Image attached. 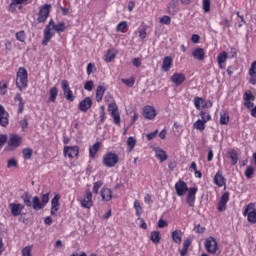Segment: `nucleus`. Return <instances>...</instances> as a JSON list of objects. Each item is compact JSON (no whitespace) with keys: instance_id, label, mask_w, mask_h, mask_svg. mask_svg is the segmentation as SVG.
Here are the masks:
<instances>
[{"instance_id":"473e14b6","label":"nucleus","mask_w":256,"mask_h":256,"mask_svg":"<svg viewBox=\"0 0 256 256\" xmlns=\"http://www.w3.org/2000/svg\"><path fill=\"white\" fill-rule=\"evenodd\" d=\"M228 157L231 159V164L232 165H237L239 162V153L235 149H230L228 151Z\"/></svg>"},{"instance_id":"4be33fe9","label":"nucleus","mask_w":256,"mask_h":256,"mask_svg":"<svg viewBox=\"0 0 256 256\" xmlns=\"http://www.w3.org/2000/svg\"><path fill=\"white\" fill-rule=\"evenodd\" d=\"M171 67H173V58H171V56L164 57L161 70L164 71V73H167L171 71Z\"/></svg>"},{"instance_id":"5fc2aeb1","label":"nucleus","mask_w":256,"mask_h":256,"mask_svg":"<svg viewBox=\"0 0 256 256\" xmlns=\"http://www.w3.org/2000/svg\"><path fill=\"white\" fill-rule=\"evenodd\" d=\"M93 87H95V83H93V80L87 81L84 85L85 91H93Z\"/></svg>"},{"instance_id":"13d9d810","label":"nucleus","mask_w":256,"mask_h":256,"mask_svg":"<svg viewBox=\"0 0 256 256\" xmlns=\"http://www.w3.org/2000/svg\"><path fill=\"white\" fill-rule=\"evenodd\" d=\"M194 231H195V233L203 234V233H205L206 228L203 227V226H201V224H198V225H196V226L194 227Z\"/></svg>"},{"instance_id":"0eeeda50","label":"nucleus","mask_w":256,"mask_h":256,"mask_svg":"<svg viewBox=\"0 0 256 256\" xmlns=\"http://www.w3.org/2000/svg\"><path fill=\"white\" fill-rule=\"evenodd\" d=\"M204 247L207 253H210L211 255H215V253L219 251V244H217V240L213 238V236H209L208 238H206L204 242Z\"/></svg>"},{"instance_id":"c85d7f7f","label":"nucleus","mask_w":256,"mask_h":256,"mask_svg":"<svg viewBox=\"0 0 256 256\" xmlns=\"http://www.w3.org/2000/svg\"><path fill=\"white\" fill-rule=\"evenodd\" d=\"M172 241L176 243L177 245H181V242L183 241V231L181 230H175L172 232Z\"/></svg>"},{"instance_id":"37998d69","label":"nucleus","mask_w":256,"mask_h":256,"mask_svg":"<svg viewBox=\"0 0 256 256\" xmlns=\"http://www.w3.org/2000/svg\"><path fill=\"white\" fill-rule=\"evenodd\" d=\"M103 187V181L98 180L96 182L93 183V187H92V191L94 193V195H99V189H101Z\"/></svg>"},{"instance_id":"b1692460","label":"nucleus","mask_w":256,"mask_h":256,"mask_svg":"<svg viewBox=\"0 0 256 256\" xmlns=\"http://www.w3.org/2000/svg\"><path fill=\"white\" fill-rule=\"evenodd\" d=\"M143 115L145 119H155L157 117V112H155V108L152 106H145L143 109Z\"/></svg>"},{"instance_id":"423d86ee","label":"nucleus","mask_w":256,"mask_h":256,"mask_svg":"<svg viewBox=\"0 0 256 256\" xmlns=\"http://www.w3.org/2000/svg\"><path fill=\"white\" fill-rule=\"evenodd\" d=\"M51 4H44L39 7L37 21L38 23H45L47 19H49V15L51 13Z\"/></svg>"},{"instance_id":"5701e85b","label":"nucleus","mask_w":256,"mask_h":256,"mask_svg":"<svg viewBox=\"0 0 256 256\" xmlns=\"http://www.w3.org/2000/svg\"><path fill=\"white\" fill-rule=\"evenodd\" d=\"M100 196L102 198V201H111V199H113V191H111L110 188H107V187H103L101 190H100Z\"/></svg>"},{"instance_id":"ea45409f","label":"nucleus","mask_w":256,"mask_h":256,"mask_svg":"<svg viewBox=\"0 0 256 256\" xmlns=\"http://www.w3.org/2000/svg\"><path fill=\"white\" fill-rule=\"evenodd\" d=\"M205 127H207V124L205 123V121L203 122L201 119H198L193 124V128L197 129V131H200L201 133H203L205 131Z\"/></svg>"},{"instance_id":"338daca9","label":"nucleus","mask_w":256,"mask_h":256,"mask_svg":"<svg viewBox=\"0 0 256 256\" xmlns=\"http://www.w3.org/2000/svg\"><path fill=\"white\" fill-rule=\"evenodd\" d=\"M229 55H231V59H237V49L230 47Z\"/></svg>"},{"instance_id":"09e8293b","label":"nucleus","mask_w":256,"mask_h":256,"mask_svg":"<svg viewBox=\"0 0 256 256\" xmlns=\"http://www.w3.org/2000/svg\"><path fill=\"white\" fill-rule=\"evenodd\" d=\"M243 99L244 101H255V96L253 95V92H251V90H247L243 94Z\"/></svg>"},{"instance_id":"864d4df0","label":"nucleus","mask_w":256,"mask_h":256,"mask_svg":"<svg viewBox=\"0 0 256 256\" xmlns=\"http://www.w3.org/2000/svg\"><path fill=\"white\" fill-rule=\"evenodd\" d=\"M161 25H171V17L168 15H164L160 18Z\"/></svg>"},{"instance_id":"c756f323","label":"nucleus","mask_w":256,"mask_h":256,"mask_svg":"<svg viewBox=\"0 0 256 256\" xmlns=\"http://www.w3.org/2000/svg\"><path fill=\"white\" fill-rule=\"evenodd\" d=\"M101 149V142H96L89 148V157L91 159H95L97 153H99V150Z\"/></svg>"},{"instance_id":"c9c22d12","label":"nucleus","mask_w":256,"mask_h":256,"mask_svg":"<svg viewBox=\"0 0 256 256\" xmlns=\"http://www.w3.org/2000/svg\"><path fill=\"white\" fill-rule=\"evenodd\" d=\"M49 95V101L51 103H55L57 101V95H59V89L57 88V86H53L52 88H50Z\"/></svg>"},{"instance_id":"cd10ccee","label":"nucleus","mask_w":256,"mask_h":256,"mask_svg":"<svg viewBox=\"0 0 256 256\" xmlns=\"http://www.w3.org/2000/svg\"><path fill=\"white\" fill-rule=\"evenodd\" d=\"M193 103L198 111L201 110V107L202 109L207 108V101L199 96L194 98Z\"/></svg>"},{"instance_id":"2eb2a0df","label":"nucleus","mask_w":256,"mask_h":256,"mask_svg":"<svg viewBox=\"0 0 256 256\" xmlns=\"http://www.w3.org/2000/svg\"><path fill=\"white\" fill-rule=\"evenodd\" d=\"M22 137L17 134H10L7 145L10 149H17L21 145Z\"/></svg>"},{"instance_id":"9d476101","label":"nucleus","mask_w":256,"mask_h":256,"mask_svg":"<svg viewBox=\"0 0 256 256\" xmlns=\"http://www.w3.org/2000/svg\"><path fill=\"white\" fill-rule=\"evenodd\" d=\"M108 111L111 117L114 119L115 125H121V114L119 113V107L117 106V103H110L108 105Z\"/></svg>"},{"instance_id":"f8f14e48","label":"nucleus","mask_w":256,"mask_h":256,"mask_svg":"<svg viewBox=\"0 0 256 256\" xmlns=\"http://www.w3.org/2000/svg\"><path fill=\"white\" fill-rule=\"evenodd\" d=\"M214 185H217L218 187H224V189H227V178L223 176V170H218L213 178Z\"/></svg>"},{"instance_id":"f257e3e1","label":"nucleus","mask_w":256,"mask_h":256,"mask_svg":"<svg viewBox=\"0 0 256 256\" xmlns=\"http://www.w3.org/2000/svg\"><path fill=\"white\" fill-rule=\"evenodd\" d=\"M174 189L178 197H183V195L187 193V205H189L190 207H195V201H197V191H199V188L197 186L189 188V186H187V182L180 179L175 183Z\"/></svg>"},{"instance_id":"680f3d73","label":"nucleus","mask_w":256,"mask_h":256,"mask_svg":"<svg viewBox=\"0 0 256 256\" xmlns=\"http://www.w3.org/2000/svg\"><path fill=\"white\" fill-rule=\"evenodd\" d=\"M31 246H26L22 249V256H31Z\"/></svg>"},{"instance_id":"a18cd8bd","label":"nucleus","mask_w":256,"mask_h":256,"mask_svg":"<svg viewBox=\"0 0 256 256\" xmlns=\"http://www.w3.org/2000/svg\"><path fill=\"white\" fill-rule=\"evenodd\" d=\"M134 209L136 211V217H141L143 213V208L141 207V203H139V200L134 201Z\"/></svg>"},{"instance_id":"4c0bfd02","label":"nucleus","mask_w":256,"mask_h":256,"mask_svg":"<svg viewBox=\"0 0 256 256\" xmlns=\"http://www.w3.org/2000/svg\"><path fill=\"white\" fill-rule=\"evenodd\" d=\"M126 145L128 152L131 153V151L135 149V145H137V139H135L133 136L128 137Z\"/></svg>"},{"instance_id":"2f4dec72","label":"nucleus","mask_w":256,"mask_h":256,"mask_svg":"<svg viewBox=\"0 0 256 256\" xmlns=\"http://www.w3.org/2000/svg\"><path fill=\"white\" fill-rule=\"evenodd\" d=\"M106 91H107V88H105V86H98L96 88V101H97V103H101L103 101V96L105 95Z\"/></svg>"},{"instance_id":"6ab92c4d","label":"nucleus","mask_w":256,"mask_h":256,"mask_svg":"<svg viewBox=\"0 0 256 256\" xmlns=\"http://www.w3.org/2000/svg\"><path fill=\"white\" fill-rule=\"evenodd\" d=\"M7 125H9V112L0 104V126L7 127Z\"/></svg>"},{"instance_id":"4468645a","label":"nucleus","mask_w":256,"mask_h":256,"mask_svg":"<svg viewBox=\"0 0 256 256\" xmlns=\"http://www.w3.org/2000/svg\"><path fill=\"white\" fill-rule=\"evenodd\" d=\"M229 197H230V193L227 191L222 194L218 202L217 211L222 213V211L227 210V203H229Z\"/></svg>"},{"instance_id":"6e6552de","label":"nucleus","mask_w":256,"mask_h":256,"mask_svg":"<svg viewBox=\"0 0 256 256\" xmlns=\"http://www.w3.org/2000/svg\"><path fill=\"white\" fill-rule=\"evenodd\" d=\"M79 203L83 209H91L93 207V192L87 189L83 197L80 198Z\"/></svg>"},{"instance_id":"8fccbe9b","label":"nucleus","mask_w":256,"mask_h":256,"mask_svg":"<svg viewBox=\"0 0 256 256\" xmlns=\"http://www.w3.org/2000/svg\"><path fill=\"white\" fill-rule=\"evenodd\" d=\"M22 199L26 207H33V201H31V196L29 194H26Z\"/></svg>"},{"instance_id":"79ce46f5","label":"nucleus","mask_w":256,"mask_h":256,"mask_svg":"<svg viewBox=\"0 0 256 256\" xmlns=\"http://www.w3.org/2000/svg\"><path fill=\"white\" fill-rule=\"evenodd\" d=\"M22 155H23V159H25L26 161H29V159H31V157H33V149L24 148L22 150Z\"/></svg>"},{"instance_id":"bb28decb","label":"nucleus","mask_w":256,"mask_h":256,"mask_svg":"<svg viewBox=\"0 0 256 256\" xmlns=\"http://www.w3.org/2000/svg\"><path fill=\"white\" fill-rule=\"evenodd\" d=\"M227 58H228V54L225 51H222L218 54L217 63H218L219 69H225V65L223 64L227 63Z\"/></svg>"},{"instance_id":"bf43d9fd","label":"nucleus","mask_w":256,"mask_h":256,"mask_svg":"<svg viewBox=\"0 0 256 256\" xmlns=\"http://www.w3.org/2000/svg\"><path fill=\"white\" fill-rule=\"evenodd\" d=\"M20 127L22 129V131H25V129H27L29 127V121L24 118L20 121Z\"/></svg>"},{"instance_id":"393cba45","label":"nucleus","mask_w":256,"mask_h":256,"mask_svg":"<svg viewBox=\"0 0 256 256\" xmlns=\"http://www.w3.org/2000/svg\"><path fill=\"white\" fill-rule=\"evenodd\" d=\"M14 101H18V114L23 113V111H25V100H23V96L21 95V93L15 94Z\"/></svg>"},{"instance_id":"9b49d317","label":"nucleus","mask_w":256,"mask_h":256,"mask_svg":"<svg viewBox=\"0 0 256 256\" xmlns=\"http://www.w3.org/2000/svg\"><path fill=\"white\" fill-rule=\"evenodd\" d=\"M63 155L68 159H75V157H79V146H64Z\"/></svg>"},{"instance_id":"4d7b16f0","label":"nucleus","mask_w":256,"mask_h":256,"mask_svg":"<svg viewBox=\"0 0 256 256\" xmlns=\"http://www.w3.org/2000/svg\"><path fill=\"white\" fill-rule=\"evenodd\" d=\"M158 133H159V130H155L154 132L148 133L146 135L147 141H153V139H155V137H157Z\"/></svg>"},{"instance_id":"7ed1b4c3","label":"nucleus","mask_w":256,"mask_h":256,"mask_svg":"<svg viewBox=\"0 0 256 256\" xmlns=\"http://www.w3.org/2000/svg\"><path fill=\"white\" fill-rule=\"evenodd\" d=\"M16 87L20 91H25L29 87V73L24 67L18 68L16 73Z\"/></svg>"},{"instance_id":"0e129e2a","label":"nucleus","mask_w":256,"mask_h":256,"mask_svg":"<svg viewBox=\"0 0 256 256\" xmlns=\"http://www.w3.org/2000/svg\"><path fill=\"white\" fill-rule=\"evenodd\" d=\"M100 121L105 123V106L100 107Z\"/></svg>"},{"instance_id":"aec40b11","label":"nucleus","mask_w":256,"mask_h":256,"mask_svg":"<svg viewBox=\"0 0 256 256\" xmlns=\"http://www.w3.org/2000/svg\"><path fill=\"white\" fill-rule=\"evenodd\" d=\"M30 3H33V0H11L9 11L10 13H15L17 5H30Z\"/></svg>"},{"instance_id":"c03bdc74","label":"nucleus","mask_w":256,"mask_h":256,"mask_svg":"<svg viewBox=\"0 0 256 256\" xmlns=\"http://www.w3.org/2000/svg\"><path fill=\"white\" fill-rule=\"evenodd\" d=\"M200 121L205 122L206 124L211 121V114L207 111H200Z\"/></svg>"},{"instance_id":"603ef678","label":"nucleus","mask_w":256,"mask_h":256,"mask_svg":"<svg viewBox=\"0 0 256 256\" xmlns=\"http://www.w3.org/2000/svg\"><path fill=\"white\" fill-rule=\"evenodd\" d=\"M203 11L204 13L211 11V0H203Z\"/></svg>"},{"instance_id":"58836bf2","label":"nucleus","mask_w":256,"mask_h":256,"mask_svg":"<svg viewBox=\"0 0 256 256\" xmlns=\"http://www.w3.org/2000/svg\"><path fill=\"white\" fill-rule=\"evenodd\" d=\"M189 247H191V239L187 238L183 242L182 249L180 250V255L181 256L187 255V253L189 251Z\"/></svg>"},{"instance_id":"20e7f679","label":"nucleus","mask_w":256,"mask_h":256,"mask_svg":"<svg viewBox=\"0 0 256 256\" xmlns=\"http://www.w3.org/2000/svg\"><path fill=\"white\" fill-rule=\"evenodd\" d=\"M117 163H119V155L115 152H106L102 157V165L108 169L115 167Z\"/></svg>"},{"instance_id":"a878e982","label":"nucleus","mask_w":256,"mask_h":256,"mask_svg":"<svg viewBox=\"0 0 256 256\" xmlns=\"http://www.w3.org/2000/svg\"><path fill=\"white\" fill-rule=\"evenodd\" d=\"M192 57L197 61L205 60V50L203 48H195L192 50Z\"/></svg>"},{"instance_id":"3c124183","label":"nucleus","mask_w":256,"mask_h":256,"mask_svg":"<svg viewBox=\"0 0 256 256\" xmlns=\"http://www.w3.org/2000/svg\"><path fill=\"white\" fill-rule=\"evenodd\" d=\"M122 83L127 87H133L135 85V77H130L128 79H122Z\"/></svg>"},{"instance_id":"de8ad7c7","label":"nucleus","mask_w":256,"mask_h":256,"mask_svg":"<svg viewBox=\"0 0 256 256\" xmlns=\"http://www.w3.org/2000/svg\"><path fill=\"white\" fill-rule=\"evenodd\" d=\"M16 39L17 41H20V43H25V40L27 39V35L25 34V31L20 30L16 33Z\"/></svg>"},{"instance_id":"69168bd1","label":"nucleus","mask_w":256,"mask_h":256,"mask_svg":"<svg viewBox=\"0 0 256 256\" xmlns=\"http://www.w3.org/2000/svg\"><path fill=\"white\" fill-rule=\"evenodd\" d=\"M95 69V64L89 63L86 68L87 75H91L93 73V70Z\"/></svg>"},{"instance_id":"7c9ffc66","label":"nucleus","mask_w":256,"mask_h":256,"mask_svg":"<svg viewBox=\"0 0 256 256\" xmlns=\"http://www.w3.org/2000/svg\"><path fill=\"white\" fill-rule=\"evenodd\" d=\"M117 53L118 52L114 48L108 49L105 56L106 63H113V61L117 57Z\"/></svg>"},{"instance_id":"774afa93","label":"nucleus","mask_w":256,"mask_h":256,"mask_svg":"<svg viewBox=\"0 0 256 256\" xmlns=\"http://www.w3.org/2000/svg\"><path fill=\"white\" fill-rule=\"evenodd\" d=\"M7 143V135L0 134V149Z\"/></svg>"},{"instance_id":"6e6d98bb","label":"nucleus","mask_w":256,"mask_h":256,"mask_svg":"<svg viewBox=\"0 0 256 256\" xmlns=\"http://www.w3.org/2000/svg\"><path fill=\"white\" fill-rule=\"evenodd\" d=\"M248 73H249L250 77H253L254 75H256V61L252 62Z\"/></svg>"},{"instance_id":"f3484780","label":"nucleus","mask_w":256,"mask_h":256,"mask_svg":"<svg viewBox=\"0 0 256 256\" xmlns=\"http://www.w3.org/2000/svg\"><path fill=\"white\" fill-rule=\"evenodd\" d=\"M186 80L187 77L183 73L176 72L170 77V81L174 83L175 87H181V85H183V83H185Z\"/></svg>"},{"instance_id":"e2e57ef3","label":"nucleus","mask_w":256,"mask_h":256,"mask_svg":"<svg viewBox=\"0 0 256 256\" xmlns=\"http://www.w3.org/2000/svg\"><path fill=\"white\" fill-rule=\"evenodd\" d=\"M7 167H8V169H11V167H18L17 160H15L13 158L9 159L8 163H7Z\"/></svg>"},{"instance_id":"49530a36","label":"nucleus","mask_w":256,"mask_h":256,"mask_svg":"<svg viewBox=\"0 0 256 256\" xmlns=\"http://www.w3.org/2000/svg\"><path fill=\"white\" fill-rule=\"evenodd\" d=\"M253 175H255V168H253V166H247L245 170V177L253 179Z\"/></svg>"},{"instance_id":"39448f33","label":"nucleus","mask_w":256,"mask_h":256,"mask_svg":"<svg viewBox=\"0 0 256 256\" xmlns=\"http://www.w3.org/2000/svg\"><path fill=\"white\" fill-rule=\"evenodd\" d=\"M242 215L244 217H247L248 223H251V225H255L256 223V208L255 203H250L246 206L244 209Z\"/></svg>"},{"instance_id":"72a5a7b5","label":"nucleus","mask_w":256,"mask_h":256,"mask_svg":"<svg viewBox=\"0 0 256 256\" xmlns=\"http://www.w3.org/2000/svg\"><path fill=\"white\" fill-rule=\"evenodd\" d=\"M150 241L154 243V245H159L161 243V232L159 231H152L150 233Z\"/></svg>"},{"instance_id":"a211bd4d","label":"nucleus","mask_w":256,"mask_h":256,"mask_svg":"<svg viewBox=\"0 0 256 256\" xmlns=\"http://www.w3.org/2000/svg\"><path fill=\"white\" fill-rule=\"evenodd\" d=\"M91 107H93V99H91V97H86L78 104V109L82 111V113H87Z\"/></svg>"},{"instance_id":"f704fd0d","label":"nucleus","mask_w":256,"mask_h":256,"mask_svg":"<svg viewBox=\"0 0 256 256\" xmlns=\"http://www.w3.org/2000/svg\"><path fill=\"white\" fill-rule=\"evenodd\" d=\"M43 207L44 206L41 202V199H39V196H34L32 199V209H34V211H41Z\"/></svg>"},{"instance_id":"dca6fc26","label":"nucleus","mask_w":256,"mask_h":256,"mask_svg":"<svg viewBox=\"0 0 256 256\" xmlns=\"http://www.w3.org/2000/svg\"><path fill=\"white\" fill-rule=\"evenodd\" d=\"M8 209L10 210L12 217H19L25 209V206L19 203H10Z\"/></svg>"},{"instance_id":"052dcab7","label":"nucleus","mask_w":256,"mask_h":256,"mask_svg":"<svg viewBox=\"0 0 256 256\" xmlns=\"http://www.w3.org/2000/svg\"><path fill=\"white\" fill-rule=\"evenodd\" d=\"M40 202L43 204V207H45V205L49 203V193L43 194Z\"/></svg>"},{"instance_id":"f03ea898","label":"nucleus","mask_w":256,"mask_h":256,"mask_svg":"<svg viewBox=\"0 0 256 256\" xmlns=\"http://www.w3.org/2000/svg\"><path fill=\"white\" fill-rule=\"evenodd\" d=\"M66 29L67 26L65 25V22H59L58 24H55V21L51 19L44 30V36L42 40L43 47H47L49 41L53 39V35H55V33L51 31L54 30L56 33H63Z\"/></svg>"},{"instance_id":"e433bc0d","label":"nucleus","mask_w":256,"mask_h":256,"mask_svg":"<svg viewBox=\"0 0 256 256\" xmlns=\"http://www.w3.org/2000/svg\"><path fill=\"white\" fill-rule=\"evenodd\" d=\"M230 117L227 110L220 112V125H229Z\"/></svg>"},{"instance_id":"1a4fd4ad","label":"nucleus","mask_w":256,"mask_h":256,"mask_svg":"<svg viewBox=\"0 0 256 256\" xmlns=\"http://www.w3.org/2000/svg\"><path fill=\"white\" fill-rule=\"evenodd\" d=\"M61 89L63 91V95L66 101H69V103H73V101H75V95H73V90H71V87L69 86V81L62 80Z\"/></svg>"},{"instance_id":"a19ab883","label":"nucleus","mask_w":256,"mask_h":256,"mask_svg":"<svg viewBox=\"0 0 256 256\" xmlns=\"http://www.w3.org/2000/svg\"><path fill=\"white\" fill-rule=\"evenodd\" d=\"M128 27L127 21H122L116 26V31L117 33H126Z\"/></svg>"},{"instance_id":"ddd939ff","label":"nucleus","mask_w":256,"mask_h":256,"mask_svg":"<svg viewBox=\"0 0 256 256\" xmlns=\"http://www.w3.org/2000/svg\"><path fill=\"white\" fill-rule=\"evenodd\" d=\"M60 200H61V194H55L51 200L50 214L53 217H57V213L59 212V207H61V203L59 202Z\"/></svg>"},{"instance_id":"412c9836","label":"nucleus","mask_w":256,"mask_h":256,"mask_svg":"<svg viewBox=\"0 0 256 256\" xmlns=\"http://www.w3.org/2000/svg\"><path fill=\"white\" fill-rule=\"evenodd\" d=\"M154 153H155L156 159H159L160 163H163L164 161H167V159H169L167 152H165V150L159 147L154 148Z\"/></svg>"}]
</instances>
